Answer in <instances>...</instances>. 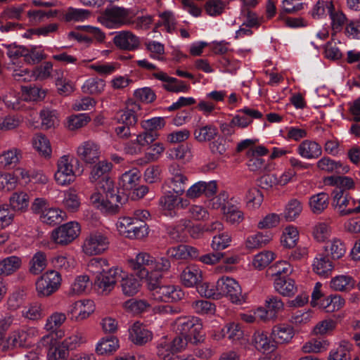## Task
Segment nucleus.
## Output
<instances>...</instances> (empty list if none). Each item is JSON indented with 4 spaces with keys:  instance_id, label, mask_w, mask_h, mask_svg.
I'll return each instance as SVG.
<instances>
[{
    "instance_id": "1",
    "label": "nucleus",
    "mask_w": 360,
    "mask_h": 360,
    "mask_svg": "<svg viewBox=\"0 0 360 360\" xmlns=\"http://www.w3.org/2000/svg\"><path fill=\"white\" fill-rule=\"evenodd\" d=\"M176 330L190 342L196 345L204 340L201 320L195 316L180 317L176 321Z\"/></svg>"
},
{
    "instance_id": "40",
    "label": "nucleus",
    "mask_w": 360,
    "mask_h": 360,
    "mask_svg": "<svg viewBox=\"0 0 360 360\" xmlns=\"http://www.w3.org/2000/svg\"><path fill=\"white\" fill-rule=\"evenodd\" d=\"M47 266L46 255L42 251L37 252L30 261V272L33 275H39Z\"/></svg>"
},
{
    "instance_id": "39",
    "label": "nucleus",
    "mask_w": 360,
    "mask_h": 360,
    "mask_svg": "<svg viewBox=\"0 0 360 360\" xmlns=\"http://www.w3.org/2000/svg\"><path fill=\"white\" fill-rule=\"evenodd\" d=\"M187 181V176L182 172H176V174H174V176L168 179L167 184L174 193L182 195L186 191Z\"/></svg>"
},
{
    "instance_id": "47",
    "label": "nucleus",
    "mask_w": 360,
    "mask_h": 360,
    "mask_svg": "<svg viewBox=\"0 0 360 360\" xmlns=\"http://www.w3.org/2000/svg\"><path fill=\"white\" fill-rule=\"evenodd\" d=\"M221 337H227L229 340L235 342L241 339L243 336V331L240 325L236 323L226 324L221 330Z\"/></svg>"
},
{
    "instance_id": "17",
    "label": "nucleus",
    "mask_w": 360,
    "mask_h": 360,
    "mask_svg": "<svg viewBox=\"0 0 360 360\" xmlns=\"http://www.w3.org/2000/svg\"><path fill=\"white\" fill-rule=\"evenodd\" d=\"M129 339L137 345H143L150 342L153 338V333L146 326L136 322L129 328Z\"/></svg>"
},
{
    "instance_id": "6",
    "label": "nucleus",
    "mask_w": 360,
    "mask_h": 360,
    "mask_svg": "<svg viewBox=\"0 0 360 360\" xmlns=\"http://www.w3.org/2000/svg\"><path fill=\"white\" fill-rule=\"evenodd\" d=\"M217 290L218 299L221 296H226L235 304H242L245 302L239 283L231 277L220 278L217 282Z\"/></svg>"
},
{
    "instance_id": "14",
    "label": "nucleus",
    "mask_w": 360,
    "mask_h": 360,
    "mask_svg": "<svg viewBox=\"0 0 360 360\" xmlns=\"http://www.w3.org/2000/svg\"><path fill=\"white\" fill-rule=\"evenodd\" d=\"M153 257L147 252H139L135 259L129 260L130 266L136 271L139 277L146 276L152 271Z\"/></svg>"
},
{
    "instance_id": "23",
    "label": "nucleus",
    "mask_w": 360,
    "mask_h": 360,
    "mask_svg": "<svg viewBox=\"0 0 360 360\" xmlns=\"http://www.w3.org/2000/svg\"><path fill=\"white\" fill-rule=\"evenodd\" d=\"M275 290L283 296L291 297L297 292L295 281L288 276H281L275 278Z\"/></svg>"
},
{
    "instance_id": "55",
    "label": "nucleus",
    "mask_w": 360,
    "mask_h": 360,
    "mask_svg": "<svg viewBox=\"0 0 360 360\" xmlns=\"http://www.w3.org/2000/svg\"><path fill=\"white\" fill-rule=\"evenodd\" d=\"M345 304V300L338 295H330L321 301V305L328 312L339 310Z\"/></svg>"
},
{
    "instance_id": "20",
    "label": "nucleus",
    "mask_w": 360,
    "mask_h": 360,
    "mask_svg": "<svg viewBox=\"0 0 360 360\" xmlns=\"http://www.w3.org/2000/svg\"><path fill=\"white\" fill-rule=\"evenodd\" d=\"M218 134V129L212 124L206 125L198 124L193 130L194 139L200 143L211 141L217 136Z\"/></svg>"
},
{
    "instance_id": "61",
    "label": "nucleus",
    "mask_w": 360,
    "mask_h": 360,
    "mask_svg": "<svg viewBox=\"0 0 360 360\" xmlns=\"http://www.w3.org/2000/svg\"><path fill=\"white\" fill-rule=\"evenodd\" d=\"M274 254L271 251H264L258 253L254 257L252 265L259 270L266 267L274 259Z\"/></svg>"
},
{
    "instance_id": "3",
    "label": "nucleus",
    "mask_w": 360,
    "mask_h": 360,
    "mask_svg": "<svg viewBox=\"0 0 360 360\" xmlns=\"http://www.w3.org/2000/svg\"><path fill=\"white\" fill-rule=\"evenodd\" d=\"M58 169L55 174V179L61 186L72 183L76 176L79 175L82 170L79 169V162L75 158L63 155L58 161Z\"/></svg>"
},
{
    "instance_id": "36",
    "label": "nucleus",
    "mask_w": 360,
    "mask_h": 360,
    "mask_svg": "<svg viewBox=\"0 0 360 360\" xmlns=\"http://www.w3.org/2000/svg\"><path fill=\"white\" fill-rule=\"evenodd\" d=\"M324 250L328 257L330 255L333 259H338L345 255L346 248L341 240L335 238L324 246Z\"/></svg>"
},
{
    "instance_id": "59",
    "label": "nucleus",
    "mask_w": 360,
    "mask_h": 360,
    "mask_svg": "<svg viewBox=\"0 0 360 360\" xmlns=\"http://www.w3.org/2000/svg\"><path fill=\"white\" fill-rule=\"evenodd\" d=\"M90 14L91 12L89 10L70 7L66 11L64 15V19L67 22L83 21L88 19Z\"/></svg>"
},
{
    "instance_id": "7",
    "label": "nucleus",
    "mask_w": 360,
    "mask_h": 360,
    "mask_svg": "<svg viewBox=\"0 0 360 360\" xmlns=\"http://www.w3.org/2000/svg\"><path fill=\"white\" fill-rule=\"evenodd\" d=\"M109 245L110 240L106 234L94 231L84 240L82 250L88 255H100L108 249Z\"/></svg>"
},
{
    "instance_id": "49",
    "label": "nucleus",
    "mask_w": 360,
    "mask_h": 360,
    "mask_svg": "<svg viewBox=\"0 0 360 360\" xmlns=\"http://www.w3.org/2000/svg\"><path fill=\"white\" fill-rule=\"evenodd\" d=\"M332 9H333V3L332 1L319 0L309 13L314 19H320L326 15V11L329 13Z\"/></svg>"
},
{
    "instance_id": "58",
    "label": "nucleus",
    "mask_w": 360,
    "mask_h": 360,
    "mask_svg": "<svg viewBox=\"0 0 360 360\" xmlns=\"http://www.w3.org/2000/svg\"><path fill=\"white\" fill-rule=\"evenodd\" d=\"M292 272V268L291 265L285 262L281 261L275 264L274 265L270 266L267 273L271 274V276H276L277 277L281 276H288Z\"/></svg>"
},
{
    "instance_id": "2",
    "label": "nucleus",
    "mask_w": 360,
    "mask_h": 360,
    "mask_svg": "<svg viewBox=\"0 0 360 360\" xmlns=\"http://www.w3.org/2000/svg\"><path fill=\"white\" fill-rule=\"evenodd\" d=\"M135 13L130 9L120 6L106 8L100 18V22L108 28H120L132 25Z\"/></svg>"
},
{
    "instance_id": "9",
    "label": "nucleus",
    "mask_w": 360,
    "mask_h": 360,
    "mask_svg": "<svg viewBox=\"0 0 360 360\" xmlns=\"http://www.w3.org/2000/svg\"><path fill=\"white\" fill-rule=\"evenodd\" d=\"M98 190L102 191L105 194V198L108 199V203H118L121 207L128 201V196L124 192H120V188L115 186L114 181L109 176L98 180L94 183Z\"/></svg>"
},
{
    "instance_id": "24",
    "label": "nucleus",
    "mask_w": 360,
    "mask_h": 360,
    "mask_svg": "<svg viewBox=\"0 0 360 360\" xmlns=\"http://www.w3.org/2000/svg\"><path fill=\"white\" fill-rule=\"evenodd\" d=\"M117 269L119 268L110 266L106 259L101 257L92 258L89 260L87 264L88 271L91 273L94 277Z\"/></svg>"
},
{
    "instance_id": "31",
    "label": "nucleus",
    "mask_w": 360,
    "mask_h": 360,
    "mask_svg": "<svg viewBox=\"0 0 360 360\" xmlns=\"http://www.w3.org/2000/svg\"><path fill=\"white\" fill-rule=\"evenodd\" d=\"M148 227L143 219L135 218L130 228L124 230V234L129 238L141 239L148 234Z\"/></svg>"
},
{
    "instance_id": "63",
    "label": "nucleus",
    "mask_w": 360,
    "mask_h": 360,
    "mask_svg": "<svg viewBox=\"0 0 360 360\" xmlns=\"http://www.w3.org/2000/svg\"><path fill=\"white\" fill-rule=\"evenodd\" d=\"M124 307L134 314H141L150 307L145 300H129L124 302Z\"/></svg>"
},
{
    "instance_id": "64",
    "label": "nucleus",
    "mask_w": 360,
    "mask_h": 360,
    "mask_svg": "<svg viewBox=\"0 0 360 360\" xmlns=\"http://www.w3.org/2000/svg\"><path fill=\"white\" fill-rule=\"evenodd\" d=\"M157 349L158 356L163 360H171L174 354L171 343L165 338L160 340L158 344Z\"/></svg>"
},
{
    "instance_id": "37",
    "label": "nucleus",
    "mask_w": 360,
    "mask_h": 360,
    "mask_svg": "<svg viewBox=\"0 0 360 360\" xmlns=\"http://www.w3.org/2000/svg\"><path fill=\"white\" fill-rule=\"evenodd\" d=\"M112 169V164L106 161H100L92 168L89 180L91 183H95L98 180L105 179L108 176V173Z\"/></svg>"
},
{
    "instance_id": "43",
    "label": "nucleus",
    "mask_w": 360,
    "mask_h": 360,
    "mask_svg": "<svg viewBox=\"0 0 360 360\" xmlns=\"http://www.w3.org/2000/svg\"><path fill=\"white\" fill-rule=\"evenodd\" d=\"M355 285L354 279L349 276H338L330 281V286L335 290L347 291L352 289Z\"/></svg>"
},
{
    "instance_id": "38",
    "label": "nucleus",
    "mask_w": 360,
    "mask_h": 360,
    "mask_svg": "<svg viewBox=\"0 0 360 360\" xmlns=\"http://www.w3.org/2000/svg\"><path fill=\"white\" fill-rule=\"evenodd\" d=\"M120 285L123 294L126 296H134L140 290L141 283L134 276L130 275L122 278Z\"/></svg>"
},
{
    "instance_id": "52",
    "label": "nucleus",
    "mask_w": 360,
    "mask_h": 360,
    "mask_svg": "<svg viewBox=\"0 0 360 360\" xmlns=\"http://www.w3.org/2000/svg\"><path fill=\"white\" fill-rule=\"evenodd\" d=\"M22 92L26 101H40L46 96V91L37 86H22Z\"/></svg>"
},
{
    "instance_id": "28",
    "label": "nucleus",
    "mask_w": 360,
    "mask_h": 360,
    "mask_svg": "<svg viewBox=\"0 0 360 360\" xmlns=\"http://www.w3.org/2000/svg\"><path fill=\"white\" fill-rule=\"evenodd\" d=\"M274 343L283 344L288 342L294 335L293 328L288 324H279L272 329Z\"/></svg>"
},
{
    "instance_id": "16",
    "label": "nucleus",
    "mask_w": 360,
    "mask_h": 360,
    "mask_svg": "<svg viewBox=\"0 0 360 360\" xmlns=\"http://www.w3.org/2000/svg\"><path fill=\"white\" fill-rule=\"evenodd\" d=\"M98 146L91 141L84 142L77 148L79 157L86 164L96 163L100 157Z\"/></svg>"
},
{
    "instance_id": "50",
    "label": "nucleus",
    "mask_w": 360,
    "mask_h": 360,
    "mask_svg": "<svg viewBox=\"0 0 360 360\" xmlns=\"http://www.w3.org/2000/svg\"><path fill=\"white\" fill-rule=\"evenodd\" d=\"M20 158V151L17 148L4 151L0 155V167H6L15 165L19 162Z\"/></svg>"
},
{
    "instance_id": "18",
    "label": "nucleus",
    "mask_w": 360,
    "mask_h": 360,
    "mask_svg": "<svg viewBox=\"0 0 360 360\" xmlns=\"http://www.w3.org/2000/svg\"><path fill=\"white\" fill-rule=\"evenodd\" d=\"M32 332V329L25 328L14 330L8 338V344L14 348L26 347L31 344Z\"/></svg>"
},
{
    "instance_id": "46",
    "label": "nucleus",
    "mask_w": 360,
    "mask_h": 360,
    "mask_svg": "<svg viewBox=\"0 0 360 360\" xmlns=\"http://www.w3.org/2000/svg\"><path fill=\"white\" fill-rule=\"evenodd\" d=\"M169 158L173 160L188 161L191 158V149L187 144L179 145L168 150Z\"/></svg>"
},
{
    "instance_id": "22",
    "label": "nucleus",
    "mask_w": 360,
    "mask_h": 360,
    "mask_svg": "<svg viewBox=\"0 0 360 360\" xmlns=\"http://www.w3.org/2000/svg\"><path fill=\"white\" fill-rule=\"evenodd\" d=\"M298 154L306 159H316L322 154L321 146L316 141H303L297 148Z\"/></svg>"
},
{
    "instance_id": "19",
    "label": "nucleus",
    "mask_w": 360,
    "mask_h": 360,
    "mask_svg": "<svg viewBox=\"0 0 360 360\" xmlns=\"http://www.w3.org/2000/svg\"><path fill=\"white\" fill-rule=\"evenodd\" d=\"M283 302L277 296H269L265 301L266 309H259V313H265L264 315H260V319L262 320L272 319L276 317V314L283 310Z\"/></svg>"
},
{
    "instance_id": "35",
    "label": "nucleus",
    "mask_w": 360,
    "mask_h": 360,
    "mask_svg": "<svg viewBox=\"0 0 360 360\" xmlns=\"http://www.w3.org/2000/svg\"><path fill=\"white\" fill-rule=\"evenodd\" d=\"M140 173L136 169L124 172L120 180V186L123 191H132L140 181Z\"/></svg>"
},
{
    "instance_id": "41",
    "label": "nucleus",
    "mask_w": 360,
    "mask_h": 360,
    "mask_svg": "<svg viewBox=\"0 0 360 360\" xmlns=\"http://www.w3.org/2000/svg\"><path fill=\"white\" fill-rule=\"evenodd\" d=\"M119 347L118 340L114 337H106L98 343L96 351L98 354L104 355L115 352Z\"/></svg>"
},
{
    "instance_id": "60",
    "label": "nucleus",
    "mask_w": 360,
    "mask_h": 360,
    "mask_svg": "<svg viewBox=\"0 0 360 360\" xmlns=\"http://www.w3.org/2000/svg\"><path fill=\"white\" fill-rule=\"evenodd\" d=\"M297 240L298 231L297 229L293 226L286 227L281 239L283 246L288 248H294Z\"/></svg>"
},
{
    "instance_id": "11",
    "label": "nucleus",
    "mask_w": 360,
    "mask_h": 360,
    "mask_svg": "<svg viewBox=\"0 0 360 360\" xmlns=\"http://www.w3.org/2000/svg\"><path fill=\"white\" fill-rule=\"evenodd\" d=\"M184 293L174 285H160L151 293L153 299L158 302H172L181 300Z\"/></svg>"
},
{
    "instance_id": "27",
    "label": "nucleus",
    "mask_w": 360,
    "mask_h": 360,
    "mask_svg": "<svg viewBox=\"0 0 360 360\" xmlns=\"http://www.w3.org/2000/svg\"><path fill=\"white\" fill-rule=\"evenodd\" d=\"M90 202L95 207L109 214L118 213L122 207L118 203H108V199H102L99 193H93L90 197Z\"/></svg>"
},
{
    "instance_id": "44",
    "label": "nucleus",
    "mask_w": 360,
    "mask_h": 360,
    "mask_svg": "<svg viewBox=\"0 0 360 360\" xmlns=\"http://www.w3.org/2000/svg\"><path fill=\"white\" fill-rule=\"evenodd\" d=\"M86 342L85 333L82 330H77L75 333L65 338L61 345L63 347L70 350L74 349L79 347L81 344Z\"/></svg>"
},
{
    "instance_id": "13",
    "label": "nucleus",
    "mask_w": 360,
    "mask_h": 360,
    "mask_svg": "<svg viewBox=\"0 0 360 360\" xmlns=\"http://www.w3.org/2000/svg\"><path fill=\"white\" fill-rule=\"evenodd\" d=\"M94 311L93 302L91 300L77 301L72 303L68 309V314L75 321H82L89 316Z\"/></svg>"
},
{
    "instance_id": "21",
    "label": "nucleus",
    "mask_w": 360,
    "mask_h": 360,
    "mask_svg": "<svg viewBox=\"0 0 360 360\" xmlns=\"http://www.w3.org/2000/svg\"><path fill=\"white\" fill-rule=\"evenodd\" d=\"M181 280L185 287H196L202 281V271L195 266H186L181 274Z\"/></svg>"
},
{
    "instance_id": "54",
    "label": "nucleus",
    "mask_w": 360,
    "mask_h": 360,
    "mask_svg": "<svg viewBox=\"0 0 360 360\" xmlns=\"http://www.w3.org/2000/svg\"><path fill=\"white\" fill-rule=\"evenodd\" d=\"M34 148L44 155H49L51 148L49 139L42 134H36L32 139Z\"/></svg>"
},
{
    "instance_id": "4",
    "label": "nucleus",
    "mask_w": 360,
    "mask_h": 360,
    "mask_svg": "<svg viewBox=\"0 0 360 360\" xmlns=\"http://www.w3.org/2000/svg\"><path fill=\"white\" fill-rule=\"evenodd\" d=\"M332 206L337 210L340 217H346L360 213V199L356 200L349 193L338 191L332 193Z\"/></svg>"
},
{
    "instance_id": "45",
    "label": "nucleus",
    "mask_w": 360,
    "mask_h": 360,
    "mask_svg": "<svg viewBox=\"0 0 360 360\" xmlns=\"http://www.w3.org/2000/svg\"><path fill=\"white\" fill-rule=\"evenodd\" d=\"M105 86V81L100 78H90L83 84L82 89L85 94H101Z\"/></svg>"
},
{
    "instance_id": "33",
    "label": "nucleus",
    "mask_w": 360,
    "mask_h": 360,
    "mask_svg": "<svg viewBox=\"0 0 360 360\" xmlns=\"http://www.w3.org/2000/svg\"><path fill=\"white\" fill-rule=\"evenodd\" d=\"M181 195L174 193L172 191H169L160 198L159 204L164 210L169 212V216H176V207L178 202V196Z\"/></svg>"
},
{
    "instance_id": "25",
    "label": "nucleus",
    "mask_w": 360,
    "mask_h": 360,
    "mask_svg": "<svg viewBox=\"0 0 360 360\" xmlns=\"http://www.w3.org/2000/svg\"><path fill=\"white\" fill-rule=\"evenodd\" d=\"M325 181L328 185L336 186L333 193H336L338 191L349 193L348 191L354 189L355 186L354 180L351 177L345 176H331L327 177Z\"/></svg>"
},
{
    "instance_id": "12",
    "label": "nucleus",
    "mask_w": 360,
    "mask_h": 360,
    "mask_svg": "<svg viewBox=\"0 0 360 360\" xmlns=\"http://www.w3.org/2000/svg\"><path fill=\"white\" fill-rule=\"evenodd\" d=\"M113 42L117 47L126 51H134L140 45L139 37L131 31L127 30L116 32Z\"/></svg>"
},
{
    "instance_id": "53",
    "label": "nucleus",
    "mask_w": 360,
    "mask_h": 360,
    "mask_svg": "<svg viewBox=\"0 0 360 360\" xmlns=\"http://www.w3.org/2000/svg\"><path fill=\"white\" fill-rule=\"evenodd\" d=\"M224 214L226 221L231 224H239L244 218L243 212L232 203H228V206L224 207Z\"/></svg>"
},
{
    "instance_id": "29",
    "label": "nucleus",
    "mask_w": 360,
    "mask_h": 360,
    "mask_svg": "<svg viewBox=\"0 0 360 360\" xmlns=\"http://www.w3.org/2000/svg\"><path fill=\"white\" fill-rule=\"evenodd\" d=\"M317 167L327 172H335L338 174H345L349 171V167L343 165L340 162H336L330 158L323 157L317 162Z\"/></svg>"
},
{
    "instance_id": "32",
    "label": "nucleus",
    "mask_w": 360,
    "mask_h": 360,
    "mask_svg": "<svg viewBox=\"0 0 360 360\" xmlns=\"http://www.w3.org/2000/svg\"><path fill=\"white\" fill-rule=\"evenodd\" d=\"M22 265V259L17 256H9L0 261V275L9 276L18 271Z\"/></svg>"
},
{
    "instance_id": "5",
    "label": "nucleus",
    "mask_w": 360,
    "mask_h": 360,
    "mask_svg": "<svg viewBox=\"0 0 360 360\" xmlns=\"http://www.w3.org/2000/svg\"><path fill=\"white\" fill-rule=\"evenodd\" d=\"M61 281V275L56 270H49L44 273L35 283L38 297L51 296L60 288Z\"/></svg>"
},
{
    "instance_id": "10",
    "label": "nucleus",
    "mask_w": 360,
    "mask_h": 360,
    "mask_svg": "<svg viewBox=\"0 0 360 360\" xmlns=\"http://www.w3.org/2000/svg\"><path fill=\"white\" fill-rule=\"evenodd\" d=\"M120 269L111 270L108 273L94 278V287L102 295H109L115 288L117 278L120 276Z\"/></svg>"
},
{
    "instance_id": "42",
    "label": "nucleus",
    "mask_w": 360,
    "mask_h": 360,
    "mask_svg": "<svg viewBox=\"0 0 360 360\" xmlns=\"http://www.w3.org/2000/svg\"><path fill=\"white\" fill-rule=\"evenodd\" d=\"M65 214L60 210L53 208H47L40 216V219L43 223L49 225H56L62 222Z\"/></svg>"
},
{
    "instance_id": "34",
    "label": "nucleus",
    "mask_w": 360,
    "mask_h": 360,
    "mask_svg": "<svg viewBox=\"0 0 360 360\" xmlns=\"http://www.w3.org/2000/svg\"><path fill=\"white\" fill-rule=\"evenodd\" d=\"M329 195L326 193H319L312 195L309 199V206L314 214L322 213L328 206Z\"/></svg>"
},
{
    "instance_id": "15",
    "label": "nucleus",
    "mask_w": 360,
    "mask_h": 360,
    "mask_svg": "<svg viewBox=\"0 0 360 360\" xmlns=\"http://www.w3.org/2000/svg\"><path fill=\"white\" fill-rule=\"evenodd\" d=\"M217 189V185L215 181H198L186 191V196L192 199L199 198L202 195L210 198L216 193Z\"/></svg>"
},
{
    "instance_id": "51",
    "label": "nucleus",
    "mask_w": 360,
    "mask_h": 360,
    "mask_svg": "<svg viewBox=\"0 0 360 360\" xmlns=\"http://www.w3.org/2000/svg\"><path fill=\"white\" fill-rule=\"evenodd\" d=\"M27 4H22L18 6L8 7L4 9L0 14L1 18L5 20H22V15L25 11Z\"/></svg>"
},
{
    "instance_id": "62",
    "label": "nucleus",
    "mask_w": 360,
    "mask_h": 360,
    "mask_svg": "<svg viewBox=\"0 0 360 360\" xmlns=\"http://www.w3.org/2000/svg\"><path fill=\"white\" fill-rule=\"evenodd\" d=\"M302 210V206L301 202L296 199H293L287 205L283 216L286 221H291L300 215Z\"/></svg>"
},
{
    "instance_id": "57",
    "label": "nucleus",
    "mask_w": 360,
    "mask_h": 360,
    "mask_svg": "<svg viewBox=\"0 0 360 360\" xmlns=\"http://www.w3.org/2000/svg\"><path fill=\"white\" fill-rule=\"evenodd\" d=\"M66 314L62 312H54L48 317L45 324V329L53 332L58 329L65 321Z\"/></svg>"
},
{
    "instance_id": "56",
    "label": "nucleus",
    "mask_w": 360,
    "mask_h": 360,
    "mask_svg": "<svg viewBox=\"0 0 360 360\" xmlns=\"http://www.w3.org/2000/svg\"><path fill=\"white\" fill-rule=\"evenodd\" d=\"M271 239L270 235H264L262 233L249 236L246 240V247L248 249L260 248L266 245Z\"/></svg>"
},
{
    "instance_id": "8",
    "label": "nucleus",
    "mask_w": 360,
    "mask_h": 360,
    "mask_svg": "<svg viewBox=\"0 0 360 360\" xmlns=\"http://www.w3.org/2000/svg\"><path fill=\"white\" fill-rule=\"evenodd\" d=\"M79 224L70 221L55 229L51 233V238L58 245H66L72 243L79 236Z\"/></svg>"
},
{
    "instance_id": "30",
    "label": "nucleus",
    "mask_w": 360,
    "mask_h": 360,
    "mask_svg": "<svg viewBox=\"0 0 360 360\" xmlns=\"http://www.w3.org/2000/svg\"><path fill=\"white\" fill-rule=\"evenodd\" d=\"M252 343L256 349L262 352H271L276 345L274 341H271L267 336V334L263 331H256L252 336Z\"/></svg>"
},
{
    "instance_id": "26",
    "label": "nucleus",
    "mask_w": 360,
    "mask_h": 360,
    "mask_svg": "<svg viewBox=\"0 0 360 360\" xmlns=\"http://www.w3.org/2000/svg\"><path fill=\"white\" fill-rule=\"evenodd\" d=\"M333 262L328 255L319 254L313 262V269L319 275L324 277L328 276L333 269Z\"/></svg>"
},
{
    "instance_id": "48",
    "label": "nucleus",
    "mask_w": 360,
    "mask_h": 360,
    "mask_svg": "<svg viewBox=\"0 0 360 360\" xmlns=\"http://www.w3.org/2000/svg\"><path fill=\"white\" fill-rule=\"evenodd\" d=\"M9 205L13 210L22 211L28 207L29 197L26 193H14L10 197Z\"/></svg>"
}]
</instances>
